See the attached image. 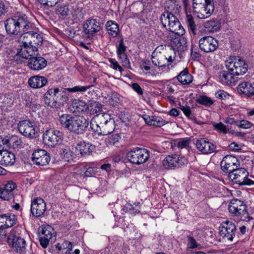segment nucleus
<instances>
[{
    "label": "nucleus",
    "instance_id": "obj_26",
    "mask_svg": "<svg viewBox=\"0 0 254 254\" xmlns=\"http://www.w3.org/2000/svg\"><path fill=\"white\" fill-rule=\"evenodd\" d=\"M15 161V155L6 150L0 151V164L7 166L12 165Z\"/></svg>",
    "mask_w": 254,
    "mask_h": 254
},
{
    "label": "nucleus",
    "instance_id": "obj_53",
    "mask_svg": "<svg viewBox=\"0 0 254 254\" xmlns=\"http://www.w3.org/2000/svg\"><path fill=\"white\" fill-rule=\"evenodd\" d=\"M180 109L183 112L185 116L189 119H192L190 108L188 106H182L180 107Z\"/></svg>",
    "mask_w": 254,
    "mask_h": 254
},
{
    "label": "nucleus",
    "instance_id": "obj_5",
    "mask_svg": "<svg viewBox=\"0 0 254 254\" xmlns=\"http://www.w3.org/2000/svg\"><path fill=\"white\" fill-rule=\"evenodd\" d=\"M238 158L231 155H226L222 160L220 166L221 169L225 172H229L228 177L233 184H238Z\"/></svg>",
    "mask_w": 254,
    "mask_h": 254
},
{
    "label": "nucleus",
    "instance_id": "obj_12",
    "mask_svg": "<svg viewBox=\"0 0 254 254\" xmlns=\"http://www.w3.org/2000/svg\"><path fill=\"white\" fill-rule=\"evenodd\" d=\"M199 49L205 53H210L215 51L218 47L217 40L212 36H204L199 39Z\"/></svg>",
    "mask_w": 254,
    "mask_h": 254
},
{
    "label": "nucleus",
    "instance_id": "obj_40",
    "mask_svg": "<svg viewBox=\"0 0 254 254\" xmlns=\"http://www.w3.org/2000/svg\"><path fill=\"white\" fill-rule=\"evenodd\" d=\"M100 127L102 131V135H107L111 133L114 130L115 125L114 121L112 120L103 125H101Z\"/></svg>",
    "mask_w": 254,
    "mask_h": 254
},
{
    "label": "nucleus",
    "instance_id": "obj_17",
    "mask_svg": "<svg viewBox=\"0 0 254 254\" xmlns=\"http://www.w3.org/2000/svg\"><path fill=\"white\" fill-rule=\"evenodd\" d=\"M46 210V204L44 199L40 197L34 198L31 204V213L35 217L44 215Z\"/></svg>",
    "mask_w": 254,
    "mask_h": 254
},
{
    "label": "nucleus",
    "instance_id": "obj_13",
    "mask_svg": "<svg viewBox=\"0 0 254 254\" xmlns=\"http://www.w3.org/2000/svg\"><path fill=\"white\" fill-rule=\"evenodd\" d=\"M187 163L184 157H179L177 155H169L163 161V165L166 169H173L179 168Z\"/></svg>",
    "mask_w": 254,
    "mask_h": 254
},
{
    "label": "nucleus",
    "instance_id": "obj_29",
    "mask_svg": "<svg viewBox=\"0 0 254 254\" xmlns=\"http://www.w3.org/2000/svg\"><path fill=\"white\" fill-rule=\"evenodd\" d=\"M219 80L223 85H229L232 83L235 84L238 80V77L229 72L222 71L219 73Z\"/></svg>",
    "mask_w": 254,
    "mask_h": 254
},
{
    "label": "nucleus",
    "instance_id": "obj_56",
    "mask_svg": "<svg viewBox=\"0 0 254 254\" xmlns=\"http://www.w3.org/2000/svg\"><path fill=\"white\" fill-rule=\"evenodd\" d=\"M188 246L190 249H194L198 246L194 238L190 236H188Z\"/></svg>",
    "mask_w": 254,
    "mask_h": 254
},
{
    "label": "nucleus",
    "instance_id": "obj_32",
    "mask_svg": "<svg viewBox=\"0 0 254 254\" xmlns=\"http://www.w3.org/2000/svg\"><path fill=\"white\" fill-rule=\"evenodd\" d=\"M249 172L244 168H239V186L244 185L250 186L254 184V181L248 179Z\"/></svg>",
    "mask_w": 254,
    "mask_h": 254
},
{
    "label": "nucleus",
    "instance_id": "obj_42",
    "mask_svg": "<svg viewBox=\"0 0 254 254\" xmlns=\"http://www.w3.org/2000/svg\"><path fill=\"white\" fill-rule=\"evenodd\" d=\"M102 105L98 102L92 101L88 105V109L87 112L90 114H94L102 111Z\"/></svg>",
    "mask_w": 254,
    "mask_h": 254
},
{
    "label": "nucleus",
    "instance_id": "obj_41",
    "mask_svg": "<svg viewBox=\"0 0 254 254\" xmlns=\"http://www.w3.org/2000/svg\"><path fill=\"white\" fill-rule=\"evenodd\" d=\"M68 6L65 4L59 5L57 6L56 13L60 17H65L69 14Z\"/></svg>",
    "mask_w": 254,
    "mask_h": 254
},
{
    "label": "nucleus",
    "instance_id": "obj_60",
    "mask_svg": "<svg viewBox=\"0 0 254 254\" xmlns=\"http://www.w3.org/2000/svg\"><path fill=\"white\" fill-rule=\"evenodd\" d=\"M252 123L247 120H241L239 121V128L247 129L252 127Z\"/></svg>",
    "mask_w": 254,
    "mask_h": 254
},
{
    "label": "nucleus",
    "instance_id": "obj_58",
    "mask_svg": "<svg viewBox=\"0 0 254 254\" xmlns=\"http://www.w3.org/2000/svg\"><path fill=\"white\" fill-rule=\"evenodd\" d=\"M109 62L111 64L112 67L115 70H119L121 73L124 70L123 68L115 59H109Z\"/></svg>",
    "mask_w": 254,
    "mask_h": 254
},
{
    "label": "nucleus",
    "instance_id": "obj_48",
    "mask_svg": "<svg viewBox=\"0 0 254 254\" xmlns=\"http://www.w3.org/2000/svg\"><path fill=\"white\" fill-rule=\"evenodd\" d=\"M13 197V192H9L4 188H0V198L4 200H8Z\"/></svg>",
    "mask_w": 254,
    "mask_h": 254
},
{
    "label": "nucleus",
    "instance_id": "obj_2",
    "mask_svg": "<svg viewBox=\"0 0 254 254\" xmlns=\"http://www.w3.org/2000/svg\"><path fill=\"white\" fill-rule=\"evenodd\" d=\"M62 126L75 134H83L88 127V121L83 116L63 114L60 117Z\"/></svg>",
    "mask_w": 254,
    "mask_h": 254
},
{
    "label": "nucleus",
    "instance_id": "obj_7",
    "mask_svg": "<svg viewBox=\"0 0 254 254\" xmlns=\"http://www.w3.org/2000/svg\"><path fill=\"white\" fill-rule=\"evenodd\" d=\"M126 157L131 163L138 165L147 162L150 155L147 149L136 147L127 153Z\"/></svg>",
    "mask_w": 254,
    "mask_h": 254
},
{
    "label": "nucleus",
    "instance_id": "obj_61",
    "mask_svg": "<svg viewBox=\"0 0 254 254\" xmlns=\"http://www.w3.org/2000/svg\"><path fill=\"white\" fill-rule=\"evenodd\" d=\"M16 187V185L12 181L8 182L4 187V189L8 190L9 192H13L14 189Z\"/></svg>",
    "mask_w": 254,
    "mask_h": 254
},
{
    "label": "nucleus",
    "instance_id": "obj_19",
    "mask_svg": "<svg viewBox=\"0 0 254 254\" xmlns=\"http://www.w3.org/2000/svg\"><path fill=\"white\" fill-rule=\"evenodd\" d=\"M54 100L57 104V108L60 107L61 105H63L64 103L66 102L69 98L70 97V91H68V88L60 90L59 88L52 89Z\"/></svg>",
    "mask_w": 254,
    "mask_h": 254
},
{
    "label": "nucleus",
    "instance_id": "obj_59",
    "mask_svg": "<svg viewBox=\"0 0 254 254\" xmlns=\"http://www.w3.org/2000/svg\"><path fill=\"white\" fill-rule=\"evenodd\" d=\"M126 49L127 47L124 43L123 39H121L117 49V54L126 53Z\"/></svg>",
    "mask_w": 254,
    "mask_h": 254
},
{
    "label": "nucleus",
    "instance_id": "obj_31",
    "mask_svg": "<svg viewBox=\"0 0 254 254\" xmlns=\"http://www.w3.org/2000/svg\"><path fill=\"white\" fill-rule=\"evenodd\" d=\"M21 139L16 135L11 136L8 139L4 138V145L8 148H16L22 145Z\"/></svg>",
    "mask_w": 254,
    "mask_h": 254
},
{
    "label": "nucleus",
    "instance_id": "obj_30",
    "mask_svg": "<svg viewBox=\"0 0 254 254\" xmlns=\"http://www.w3.org/2000/svg\"><path fill=\"white\" fill-rule=\"evenodd\" d=\"M237 59L236 56H230L229 59L226 62V66L229 73L237 77L238 72Z\"/></svg>",
    "mask_w": 254,
    "mask_h": 254
},
{
    "label": "nucleus",
    "instance_id": "obj_37",
    "mask_svg": "<svg viewBox=\"0 0 254 254\" xmlns=\"http://www.w3.org/2000/svg\"><path fill=\"white\" fill-rule=\"evenodd\" d=\"M54 93L52 91V89H49L44 94V101L46 104L51 108H57L55 100H54L55 99V97H53Z\"/></svg>",
    "mask_w": 254,
    "mask_h": 254
},
{
    "label": "nucleus",
    "instance_id": "obj_18",
    "mask_svg": "<svg viewBox=\"0 0 254 254\" xmlns=\"http://www.w3.org/2000/svg\"><path fill=\"white\" fill-rule=\"evenodd\" d=\"M88 104L79 99H73L68 104V110L70 113L76 114H84L87 112Z\"/></svg>",
    "mask_w": 254,
    "mask_h": 254
},
{
    "label": "nucleus",
    "instance_id": "obj_44",
    "mask_svg": "<svg viewBox=\"0 0 254 254\" xmlns=\"http://www.w3.org/2000/svg\"><path fill=\"white\" fill-rule=\"evenodd\" d=\"M197 103L205 106H210L213 104V100L209 97L205 95L199 96L196 99Z\"/></svg>",
    "mask_w": 254,
    "mask_h": 254
},
{
    "label": "nucleus",
    "instance_id": "obj_47",
    "mask_svg": "<svg viewBox=\"0 0 254 254\" xmlns=\"http://www.w3.org/2000/svg\"><path fill=\"white\" fill-rule=\"evenodd\" d=\"M92 85L88 86H75L72 88H68V91L71 92H80L84 93L88 89H90Z\"/></svg>",
    "mask_w": 254,
    "mask_h": 254
},
{
    "label": "nucleus",
    "instance_id": "obj_11",
    "mask_svg": "<svg viewBox=\"0 0 254 254\" xmlns=\"http://www.w3.org/2000/svg\"><path fill=\"white\" fill-rule=\"evenodd\" d=\"M18 41L25 45L27 44L41 45L43 42V38L37 32L26 31L21 34Z\"/></svg>",
    "mask_w": 254,
    "mask_h": 254
},
{
    "label": "nucleus",
    "instance_id": "obj_52",
    "mask_svg": "<svg viewBox=\"0 0 254 254\" xmlns=\"http://www.w3.org/2000/svg\"><path fill=\"white\" fill-rule=\"evenodd\" d=\"M37 1L43 5L52 7L56 5L60 0H37Z\"/></svg>",
    "mask_w": 254,
    "mask_h": 254
},
{
    "label": "nucleus",
    "instance_id": "obj_22",
    "mask_svg": "<svg viewBox=\"0 0 254 254\" xmlns=\"http://www.w3.org/2000/svg\"><path fill=\"white\" fill-rule=\"evenodd\" d=\"M47 61L42 57L36 56L29 58L27 63L28 67L33 70H40L47 65Z\"/></svg>",
    "mask_w": 254,
    "mask_h": 254
},
{
    "label": "nucleus",
    "instance_id": "obj_57",
    "mask_svg": "<svg viewBox=\"0 0 254 254\" xmlns=\"http://www.w3.org/2000/svg\"><path fill=\"white\" fill-rule=\"evenodd\" d=\"M214 128L215 130L219 132L226 133L227 132L226 127L222 123L215 124L213 125Z\"/></svg>",
    "mask_w": 254,
    "mask_h": 254
},
{
    "label": "nucleus",
    "instance_id": "obj_35",
    "mask_svg": "<svg viewBox=\"0 0 254 254\" xmlns=\"http://www.w3.org/2000/svg\"><path fill=\"white\" fill-rule=\"evenodd\" d=\"M107 30L109 35L116 37L119 32V26L115 21H108L106 24Z\"/></svg>",
    "mask_w": 254,
    "mask_h": 254
},
{
    "label": "nucleus",
    "instance_id": "obj_23",
    "mask_svg": "<svg viewBox=\"0 0 254 254\" xmlns=\"http://www.w3.org/2000/svg\"><path fill=\"white\" fill-rule=\"evenodd\" d=\"M16 216L12 214L7 213L0 215V229H5L16 224Z\"/></svg>",
    "mask_w": 254,
    "mask_h": 254
},
{
    "label": "nucleus",
    "instance_id": "obj_54",
    "mask_svg": "<svg viewBox=\"0 0 254 254\" xmlns=\"http://www.w3.org/2000/svg\"><path fill=\"white\" fill-rule=\"evenodd\" d=\"M190 140L187 138H182L177 142V146L180 148H187L189 147Z\"/></svg>",
    "mask_w": 254,
    "mask_h": 254
},
{
    "label": "nucleus",
    "instance_id": "obj_14",
    "mask_svg": "<svg viewBox=\"0 0 254 254\" xmlns=\"http://www.w3.org/2000/svg\"><path fill=\"white\" fill-rule=\"evenodd\" d=\"M18 129L19 132L26 137L34 138L37 134V130L34 123L28 120L20 122L18 125Z\"/></svg>",
    "mask_w": 254,
    "mask_h": 254
},
{
    "label": "nucleus",
    "instance_id": "obj_8",
    "mask_svg": "<svg viewBox=\"0 0 254 254\" xmlns=\"http://www.w3.org/2000/svg\"><path fill=\"white\" fill-rule=\"evenodd\" d=\"M20 228L15 227L12 229L8 236L9 244H11L12 247L15 251L21 254H24L26 250V241L24 239L19 237Z\"/></svg>",
    "mask_w": 254,
    "mask_h": 254
},
{
    "label": "nucleus",
    "instance_id": "obj_50",
    "mask_svg": "<svg viewBox=\"0 0 254 254\" xmlns=\"http://www.w3.org/2000/svg\"><path fill=\"white\" fill-rule=\"evenodd\" d=\"M90 127L93 131L98 135H102V131L100 125L96 123L94 120H91L90 122Z\"/></svg>",
    "mask_w": 254,
    "mask_h": 254
},
{
    "label": "nucleus",
    "instance_id": "obj_34",
    "mask_svg": "<svg viewBox=\"0 0 254 254\" xmlns=\"http://www.w3.org/2000/svg\"><path fill=\"white\" fill-rule=\"evenodd\" d=\"M239 90L241 93L246 96L254 94V87L248 82L241 81L239 84Z\"/></svg>",
    "mask_w": 254,
    "mask_h": 254
},
{
    "label": "nucleus",
    "instance_id": "obj_16",
    "mask_svg": "<svg viewBox=\"0 0 254 254\" xmlns=\"http://www.w3.org/2000/svg\"><path fill=\"white\" fill-rule=\"evenodd\" d=\"M83 31L88 37L93 36L101 29V24L99 20L92 18L86 20L83 25Z\"/></svg>",
    "mask_w": 254,
    "mask_h": 254
},
{
    "label": "nucleus",
    "instance_id": "obj_45",
    "mask_svg": "<svg viewBox=\"0 0 254 254\" xmlns=\"http://www.w3.org/2000/svg\"><path fill=\"white\" fill-rule=\"evenodd\" d=\"M229 212L234 216H237L238 213V203L237 199H233L231 200L228 206Z\"/></svg>",
    "mask_w": 254,
    "mask_h": 254
},
{
    "label": "nucleus",
    "instance_id": "obj_21",
    "mask_svg": "<svg viewBox=\"0 0 254 254\" xmlns=\"http://www.w3.org/2000/svg\"><path fill=\"white\" fill-rule=\"evenodd\" d=\"M195 144L197 149L203 154L212 153L216 149V146L215 144L205 138H200L197 140Z\"/></svg>",
    "mask_w": 254,
    "mask_h": 254
},
{
    "label": "nucleus",
    "instance_id": "obj_36",
    "mask_svg": "<svg viewBox=\"0 0 254 254\" xmlns=\"http://www.w3.org/2000/svg\"><path fill=\"white\" fill-rule=\"evenodd\" d=\"M204 27L210 32H217L220 30V24L217 19H212L204 23Z\"/></svg>",
    "mask_w": 254,
    "mask_h": 254
},
{
    "label": "nucleus",
    "instance_id": "obj_25",
    "mask_svg": "<svg viewBox=\"0 0 254 254\" xmlns=\"http://www.w3.org/2000/svg\"><path fill=\"white\" fill-rule=\"evenodd\" d=\"M48 83L47 78L43 76L34 75L30 77L28 81L29 86L33 89L40 88Z\"/></svg>",
    "mask_w": 254,
    "mask_h": 254
},
{
    "label": "nucleus",
    "instance_id": "obj_38",
    "mask_svg": "<svg viewBox=\"0 0 254 254\" xmlns=\"http://www.w3.org/2000/svg\"><path fill=\"white\" fill-rule=\"evenodd\" d=\"M247 206L244 202L239 200V220L242 221H249L252 219L247 211Z\"/></svg>",
    "mask_w": 254,
    "mask_h": 254
},
{
    "label": "nucleus",
    "instance_id": "obj_3",
    "mask_svg": "<svg viewBox=\"0 0 254 254\" xmlns=\"http://www.w3.org/2000/svg\"><path fill=\"white\" fill-rule=\"evenodd\" d=\"M160 20L164 27L176 35H183L185 29L174 14L168 11L161 14Z\"/></svg>",
    "mask_w": 254,
    "mask_h": 254
},
{
    "label": "nucleus",
    "instance_id": "obj_51",
    "mask_svg": "<svg viewBox=\"0 0 254 254\" xmlns=\"http://www.w3.org/2000/svg\"><path fill=\"white\" fill-rule=\"evenodd\" d=\"M119 102L120 98L119 94L116 92L111 93L109 99V104L113 106H115L119 104Z\"/></svg>",
    "mask_w": 254,
    "mask_h": 254
},
{
    "label": "nucleus",
    "instance_id": "obj_55",
    "mask_svg": "<svg viewBox=\"0 0 254 254\" xmlns=\"http://www.w3.org/2000/svg\"><path fill=\"white\" fill-rule=\"evenodd\" d=\"M118 58L120 60V62L123 65L127 66L129 64V59L126 53L118 54Z\"/></svg>",
    "mask_w": 254,
    "mask_h": 254
},
{
    "label": "nucleus",
    "instance_id": "obj_39",
    "mask_svg": "<svg viewBox=\"0 0 254 254\" xmlns=\"http://www.w3.org/2000/svg\"><path fill=\"white\" fill-rule=\"evenodd\" d=\"M96 123L100 125H103L111 120L112 119L111 116L106 113H99L97 114L93 118Z\"/></svg>",
    "mask_w": 254,
    "mask_h": 254
},
{
    "label": "nucleus",
    "instance_id": "obj_28",
    "mask_svg": "<svg viewBox=\"0 0 254 254\" xmlns=\"http://www.w3.org/2000/svg\"><path fill=\"white\" fill-rule=\"evenodd\" d=\"M142 118L146 124L156 126V127H161L163 125H165L168 122H166V121L164 120L162 118L156 116H150L147 115H144L142 116Z\"/></svg>",
    "mask_w": 254,
    "mask_h": 254
},
{
    "label": "nucleus",
    "instance_id": "obj_64",
    "mask_svg": "<svg viewBox=\"0 0 254 254\" xmlns=\"http://www.w3.org/2000/svg\"><path fill=\"white\" fill-rule=\"evenodd\" d=\"M191 56L194 60H198L201 57V55L197 49L191 48Z\"/></svg>",
    "mask_w": 254,
    "mask_h": 254
},
{
    "label": "nucleus",
    "instance_id": "obj_49",
    "mask_svg": "<svg viewBox=\"0 0 254 254\" xmlns=\"http://www.w3.org/2000/svg\"><path fill=\"white\" fill-rule=\"evenodd\" d=\"M54 230L50 227H45L42 228L41 235L43 237L51 239L54 235Z\"/></svg>",
    "mask_w": 254,
    "mask_h": 254
},
{
    "label": "nucleus",
    "instance_id": "obj_46",
    "mask_svg": "<svg viewBox=\"0 0 254 254\" xmlns=\"http://www.w3.org/2000/svg\"><path fill=\"white\" fill-rule=\"evenodd\" d=\"M248 68V63L244 59L239 58V75L246 73Z\"/></svg>",
    "mask_w": 254,
    "mask_h": 254
},
{
    "label": "nucleus",
    "instance_id": "obj_15",
    "mask_svg": "<svg viewBox=\"0 0 254 254\" xmlns=\"http://www.w3.org/2000/svg\"><path fill=\"white\" fill-rule=\"evenodd\" d=\"M236 230V227L235 224L229 221L222 223L219 227L220 235L229 241L233 240Z\"/></svg>",
    "mask_w": 254,
    "mask_h": 254
},
{
    "label": "nucleus",
    "instance_id": "obj_33",
    "mask_svg": "<svg viewBox=\"0 0 254 254\" xmlns=\"http://www.w3.org/2000/svg\"><path fill=\"white\" fill-rule=\"evenodd\" d=\"M178 80L183 85H188L192 81V76L186 68L181 71L177 76Z\"/></svg>",
    "mask_w": 254,
    "mask_h": 254
},
{
    "label": "nucleus",
    "instance_id": "obj_20",
    "mask_svg": "<svg viewBox=\"0 0 254 254\" xmlns=\"http://www.w3.org/2000/svg\"><path fill=\"white\" fill-rule=\"evenodd\" d=\"M50 159L48 152L43 149H37L32 154V161L37 165L45 166L49 163Z\"/></svg>",
    "mask_w": 254,
    "mask_h": 254
},
{
    "label": "nucleus",
    "instance_id": "obj_10",
    "mask_svg": "<svg viewBox=\"0 0 254 254\" xmlns=\"http://www.w3.org/2000/svg\"><path fill=\"white\" fill-rule=\"evenodd\" d=\"M62 137V132L53 128L47 130L43 135L44 143L51 147H55L61 143Z\"/></svg>",
    "mask_w": 254,
    "mask_h": 254
},
{
    "label": "nucleus",
    "instance_id": "obj_4",
    "mask_svg": "<svg viewBox=\"0 0 254 254\" xmlns=\"http://www.w3.org/2000/svg\"><path fill=\"white\" fill-rule=\"evenodd\" d=\"M175 52L174 49H170L166 54L159 52L156 48L152 53V62L154 65L161 67L167 70L170 64L175 59Z\"/></svg>",
    "mask_w": 254,
    "mask_h": 254
},
{
    "label": "nucleus",
    "instance_id": "obj_27",
    "mask_svg": "<svg viewBox=\"0 0 254 254\" xmlns=\"http://www.w3.org/2000/svg\"><path fill=\"white\" fill-rule=\"evenodd\" d=\"M95 149V146L89 143L80 142L76 146V150L79 152L81 156L89 155Z\"/></svg>",
    "mask_w": 254,
    "mask_h": 254
},
{
    "label": "nucleus",
    "instance_id": "obj_43",
    "mask_svg": "<svg viewBox=\"0 0 254 254\" xmlns=\"http://www.w3.org/2000/svg\"><path fill=\"white\" fill-rule=\"evenodd\" d=\"M186 22L190 30L193 35H196L197 33L196 27L193 18L191 14L187 15Z\"/></svg>",
    "mask_w": 254,
    "mask_h": 254
},
{
    "label": "nucleus",
    "instance_id": "obj_62",
    "mask_svg": "<svg viewBox=\"0 0 254 254\" xmlns=\"http://www.w3.org/2000/svg\"><path fill=\"white\" fill-rule=\"evenodd\" d=\"M50 239L48 238L41 236L39 238V242L40 245L43 248H46L49 245V242Z\"/></svg>",
    "mask_w": 254,
    "mask_h": 254
},
{
    "label": "nucleus",
    "instance_id": "obj_9",
    "mask_svg": "<svg viewBox=\"0 0 254 254\" xmlns=\"http://www.w3.org/2000/svg\"><path fill=\"white\" fill-rule=\"evenodd\" d=\"M33 44L29 45L22 44L21 48L18 49L17 54L14 57V59L17 62H22V59H29L31 57L37 56L38 54V50L37 46Z\"/></svg>",
    "mask_w": 254,
    "mask_h": 254
},
{
    "label": "nucleus",
    "instance_id": "obj_63",
    "mask_svg": "<svg viewBox=\"0 0 254 254\" xmlns=\"http://www.w3.org/2000/svg\"><path fill=\"white\" fill-rule=\"evenodd\" d=\"M64 158L66 161H69L72 159V152L69 149H65L63 151Z\"/></svg>",
    "mask_w": 254,
    "mask_h": 254
},
{
    "label": "nucleus",
    "instance_id": "obj_24",
    "mask_svg": "<svg viewBox=\"0 0 254 254\" xmlns=\"http://www.w3.org/2000/svg\"><path fill=\"white\" fill-rule=\"evenodd\" d=\"M176 34L174 35V37H172L171 40V44L172 46L177 49L178 51H185L187 49V38L181 36V35H178Z\"/></svg>",
    "mask_w": 254,
    "mask_h": 254
},
{
    "label": "nucleus",
    "instance_id": "obj_6",
    "mask_svg": "<svg viewBox=\"0 0 254 254\" xmlns=\"http://www.w3.org/2000/svg\"><path fill=\"white\" fill-rule=\"evenodd\" d=\"M193 8L200 19L209 17L214 10L212 0H193Z\"/></svg>",
    "mask_w": 254,
    "mask_h": 254
},
{
    "label": "nucleus",
    "instance_id": "obj_1",
    "mask_svg": "<svg viewBox=\"0 0 254 254\" xmlns=\"http://www.w3.org/2000/svg\"><path fill=\"white\" fill-rule=\"evenodd\" d=\"M31 26L26 14L18 12L4 21L6 33L10 36L17 35L27 31Z\"/></svg>",
    "mask_w": 254,
    "mask_h": 254
}]
</instances>
